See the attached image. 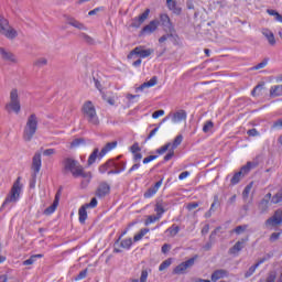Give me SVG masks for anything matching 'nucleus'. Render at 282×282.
I'll list each match as a JSON object with an SVG mask.
<instances>
[{"label":"nucleus","mask_w":282,"mask_h":282,"mask_svg":"<svg viewBox=\"0 0 282 282\" xmlns=\"http://www.w3.org/2000/svg\"><path fill=\"white\" fill-rule=\"evenodd\" d=\"M149 14H151V9H147L141 15L134 18L132 21V28H140V25L149 19Z\"/></svg>","instance_id":"2eb2a0df"},{"label":"nucleus","mask_w":282,"mask_h":282,"mask_svg":"<svg viewBox=\"0 0 282 282\" xmlns=\"http://www.w3.org/2000/svg\"><path fill=\"white\" fill-rule=\"evenodd\" d=\"M36 259H43V254H33L29 259L22 262V265H33L36 262Z\"/></svg>","instance_id":"cd10ccee"},{"label":"nucleus","mask_w":282,"mask_h":282,"mask_svg":"<svg viewBox=\"0 0 282 282\" xmlns=\"http://www.w3.org/2000/svg\"><path fill=\"white\" fill-rule=\"evenodd\" d=\"M98 148L93 151V153L88 158V166H91V164L96 162V160L98 159Z\"/></svg>","instance_id":"72a5a7b5"},{"label":"nucleus","mask_w":282,"mask_h":282,"mask_svg":"<svg viewBox=\"0 0 282 282\" xmlns=\"http://www.w3.org/2000/svg\"><path fill=\"white\" fill-rule=\"evenodd\" d=\"M160 131V127L154 128L145 138V142H149V140H151V138L155 137V133H158Z\"/></svg>","instance_id":"5fc2aeb1"},{"label":"nucleus","mask_w":282,"mask_h":282,"mask_svg":"<svg viewBox=\"0 0 282 282\" xmlns=\"http://www.w3.org/2000/svg\"><path fill=\"white\" fill-rule=\"evenodd\" d=\"M171 263H173V259L171 258L166 259L160 264L159 271L164 272V270H166L167 268H171Z\"/></svg>","instance_id":"7c9ffc66"},{"label":"nucleus","mask_w":282,"mask_h":282,"mask_svg":"<svg viewBox=\"0 0 282 282\" xmlns=\"http://www.w3.org/2000/svg\"><path fill=\"white\" fill-rule=\"evenodd\" d=\"M19 197H21V177H18L13 183L10 193L2 204V208H6L9 204H17L19 202Z\"/></svg>","instance_id":"20e7f679"},{"label":"nucleus","mask_w":282,"mask_h":282,"mask_svg":"<svg viewBox=\"0 0 282 282\" xmlns=\"http://www.w3.org/2000/svg\"><path fill=\"white\" fill-rule=\"evenodd\" d=\"M56 208H58V195L55 196L53 204L44 210V215H53L56 213Z\"/></svg>","instance_id":"bb28decb"},{"label":"nucleus","mask_w":282,"mask_h":282,"mask_svg":"<svg viewBox=\"0 0 282 282\" xmlns=\"http://www.w3.org/2000/svg\"><path fill=\"white\" fill-rule=\"evenodd\" d=\"M227 274H228V271L224 269L216 270L212 274V281L217 282L219 281V279H224V276H226Z\"/></svg>","instance_id":"393cba45"},{"label":"nucleus","mask_w":282,"mask_h":282,"mask_svg":"<svg viewBox=\"0 0 282 282\" xmlns=\"http://www.w3.org/2000/svg\"><path fill=\"white\" fill-rule=\"evenodd\" d=\"M166 151H171V142H167V143L164 144L163 147L159 148V149L156 150V153H158L159 155H164V153H165Z\"/></svg>","instance_id":"ea45409f"},{"label":"nucleus","mask_w":282,"mask_h":282,"mask_svg":"<svg viewBox=\"0 0 282 282\" xmlns=\"http://www.w3.org/2000/svg\"><path fill=\"white\" fill-rule=\"evenodd\" d=\"M247 135H249L250 138H257V135H260V133L256 128H252L247 131Z\"/></svg>","instance_id":"864d4df0"},{"label":"nucleus","mask_w":282,"mask_h":282,"mask_svg":"<svg viewBox=\"0 0 282 282\" xmlns=\"http://www.w3.org/2000/svg\"><path fill=\"white\" fill-rule=\"evenodd\" d=\"M183 140H184V137L182 134H178L175 137V139L173 140V142L170 145L171 148H170L169 153L164 156L165 162L173 160V158L175 156V149H177V147H180V144H182Z\"/></svg>","instance_id":"9b49d317"},{"label":"nucleus","mask_w":282,"mask_h":282,"mask_svg":"<svg viewBox=\"0 0 282 282\" xmlns=\"http://www.w3.org/2000/svg\"><path fill=\"white\" fill-rule=\"evenodd\" d=\"M272 129H282V118L273 123Z\"/></svg>","instance_id":"774afa93"},{"label":"nucleus","mask_w":282,"mask_h":282,"mask_svg":"<svg viewBox=\"0 0 282 282\" xmlns=\"http://www.w3.org/2000/svg\"><path fill=\"white\" fill-rule=\"evenodd\" d=\"M34 67H45L47 65V58L45 57H39L33 63Z\"/></svg>","instance_id":"e433bc0d"},{"label":"nucleus","mask_w":282,"mask_h":282,"mask_svg":"<svg viewBox=\"0 0 282 282\" xmlns=\"http://www.w3.org/2000/svg\"><path fill=\"white\" fill-rule=\"evenodd\" d=\"M263 91V84H258L251 91V96H259Z\"/></svg>","instance_id":"49530a36"},{"label":"nucleus","mask_w":282,"mask_h":282,"mask_svg":"<svg viewBox=\"0 0 282 282\" xmlns=\"http://www.w3.org/2000/svg\"><path fill=\"white\" fill-rule=\"evenodd\" d=\"M0 34L6 36V39H9V41H14V39L19 36V32H17L14 28L10 26V22L8 19L3 18V15H0Z\"/></svg>","instance_id":"423d86ee"},{"label":"nucleus","mask_w":282,"mask_h":282,"mask_svg":"<svg viewBox=\"0 0 282 282\" xmlns=\"http://www.w3.org/2000/svg\"><path fill=\"white\" fill-rule=\"evenodd\" d=\"M107 164H108V169H110V170L118 169V161L116 159L108 160Z\"/></svg>","instance_id":"de8ad7c7"},{"label":"nucleus","mask_w":282,"mask_h":282,"mask_svg":"<svg viewBox=\"0 0 282 282\" xmlns=\"http://www.w3.org/2000/svg\"><path fill=\"white\" fill-rule=\"evenodd\" d=\"M166 232L170 234L171 237H175L180 232V226L177 225H172L166 229Z\"/></svg>","instance_id":"2f4dec72"},{"label":"nucleus","mask_w":282,"mask_h":282,"mask_svg":"<svg viewBox=\"0 0 282 282\" xmlns=\"http://www.w3.org/2000/svg\"><path fill=\"white\" fill-rule=\"evenodd\" d=\"M281 237V232H273L271 234L269 241H271V243H274V241H279Z\"/></svg>","instance_id":"3c124183"},{"label":"nucleus","mask_w":282,"mask_h":282,"mask_svg":"<svg viewBox=\"0 0 282 282\" xmlns=\"http://www.w3.org/2000/svg\"><path fill=\"white\" fill-rule=\"evenodd\" d=\"M131 246H133V240L131 238L123 239L120 243V247L124 248L126 250H130Z\"/></svg>","instance_id":"4c0bfd02"},{"label":"nucleus","mask_w":282,"mask_h":282,"mask_svg":"<svg viewBox=\"0 0 282 282\" xmlns=\"http://www.w3.org/2000/svg\"><path fill=\"white\" fill-rule=\"evenodd\" d=\"M87 208H96L98 206V199L96 197L91 198L90 203L85 204Z\"/></svg>","instance_id":"603ef678"},{"label":"nucleus","mask_w":282,"mask_h":282,"mask_svg":"<svg viewBox=\"0 0 282 282\" xmlns=\"http://www.w3.org/2000/svg\"><path fill=\"white\" fill-rule=\"evenodd\" d=\"M147 87H155L158 85V77L153 76L149 82H145Z\"/></svg>","instance_id":"8fccbe9b"},{"label":"nucleus","mask_w":282,"mask_h":282,"mask_svg":"<svg viewBox=\"0 0 282 282\" xmlns=\"http://www.w3.org/2000/svg\"><path fill=\"white\" fill-rule=\"evenodd\" d=\"M84 118L87 119V122L89 124H93L94 127H98L100 124V119H98V115L96 113V107L91 101H86L82 108Z\"/></svg>","instance_id":"7ed1b4c3"},{"label":"nucleus","mask_w":282,"mask_h":282,"mask_svg":"<svg viewBox=\"0 0 282 282\" xmlns=\"http://www.w3.org/2000/svg\"><path fill=\"white\" fill-rule=\"evenodd\" d=\"M272 257H273L272 253H267V254H264L262 258H260V259L257 261L256 265H258V268H259V265H262V263H265V261H270V259H271Z\"/></svg>","instance_id":"79ce46f5"},{"label":"nucleus","mask_w":282,"mask_h":282,"mask_svg":"<svg viewBox=\"0 0 282 282\" xmlns=\"http://www.w3.org/2000/svg\"><path fill=\"white\" fill-rule=\"evenodd\" d=\"M166 206H169V204L164 202V199L162 198L156 199L154 210L156 212V215L159 217H162V215L166 213Z\"/></svg>","instance_id":"dca6fc26"},{"label":"nucleus","mask_w":282,"mask_h":282,"mask_svg":"<svg viewBox=\"0 0 282 282\" xmlns=\"http://www.w3.org/2000/svg\"><path fill=\"white\" fill-rule=\"evenodd\" d=\"M276 281V272L272 271L267 276L265 282H275Z\"/></svg>","instance_id":"6e6d98bb"},{"label":"nucleus","mask_w":282,"mask_h":282,"mask_svg":"<svg viewBox=\"0 0 282 282\" xmlns=\"http://www.w3.org/2000/svg\"><path fill=\"white\" fill-rule=\"evenodd\" d=\"M219 205V196H217V195H215L214 196V202H213V204L210 205V208H209V210L212 212V213H215V210H216V206H218Z\"/></svg>","instance_id":"09e8293b"},{"label":"nucleus","mask_w":282,"mask_h":282,"mask_svg":"<svg viewBox=\"0 0 282 282\" xmlns=\"http://www.w3.org/2000/svg\"><path fill=\"white\" fill-rule=\"evenodd\" d=\"M282 224V210H275L274 215L265 220V226L274 228L275 226H281Z\"/></svg>","instance_id":"ddd939ff"},{"label":"nucleus","mask_w":282,"mask_h":282,"mask_svg":"<svg viewBox=\"0 0 282 282\" xmlns=\"http://www.w3.org/2000/svg\"><path fill=\"white\" fill-rule=\"evenodd\" d=\"M254 186V182H250L242 192L243 199H248V196L250 195V191H252V187Z\"/></svg>","instance_id":"c9c22d12"},{"label":"nucleus","mask_w":282,"mask_h":282,"mask_svg":"<svg viewBox=\"0 0 282 282\" xmlns=\"http://www.w3.org/2000/svg\"><path fill=\"white\" fill-rule=\"evenodd\" d=\"M109 193H111V186H109V184H107L105 182L100 183L96 191L97 197H107V195H109Z\"/></svg>","instance_id":"f3484780"},{"label":"nucleus","mask_w":282,"mask_h":282,"mask_svg":"<svg viewBox=\"0 0 282 282\" xmlns=\"http://www.w3.org/2000/svg\"><path fill=\"white\" fill-rule=\"evenodd\" d=\"M158 25H160V21L158 20H152L149 24H147L141 33L142 34H153L158 30Z\"/></svg>","instance_id":"aec40b11"},{"label":"nucleus","mask_w":282,"mask_h":282,"mask_svg":"<svg viewBox=\"0 0 282 282\" xmlns=\"http://www.w3.org/2000/svg\"><path fill=\"white\" fill-rule=\"evenodd\" d=\"M62 172L70 173L73 177H84L85 180H90L91 172H85V167L80 165V162L76 161L74 158H65L62 161Z\"/></svg>","instance_id":"f257e3e1"},{"label":"nucleus","mask_w":282,"mask_h":282,"mask_svg":"<svg viewBox=\"0 0 282 282\" xmlns=\"http://www.w3.org/2000/svg\"><path fill=\"white\" fill-rule=\"evenodd\" d=\"M79 39L84 41V43H87L88 45H94V40L91 36H89L87 33H79Z\"/></svg>","instance_id":"473e14b6"},{"label":"nucleus","mask_w":282,"mask_h":282,"mask_svg":"<svg viewBox=\"0 0 282 282\" xmlns=\"http://www.w3.org/2000/svg\"><path fill=\"white\" fill-rule=\"evenodd\" d=\"M162 182L163 180L161 178L159 182L154 184V186L148 188V191L143 194V197L145 199H151V197H153V195H155L158 191H160V187L162 186Z\"/></svg>","instance_id":"a211bd4d"},{"label":"nucleus","mask_w":282,"mask_h":282,"mask_svg":"<svg viewBox=\"0 0 282 282\" xmlns=\"http://www.w3.org/2000/svg\"><path fill=\"white\" fill-rule=\"evenodd\" d=\"M107 171H109V165L106 162L105 164L99 166V173L104 174V173H107Z\"/></svg>","instance_id":"0e129e2a"},{"label":"nucleus","mask_w":282,"mask_h":282,"mask_svg":"<svg viewBox=\"0 0 282 282\" xmlns=\"http://www.w3.org/2000/svg\"><path fill=\"white\" fill-rule=\"evenodd\" d=\"M86 278H87V269L80 271L78 275L75 278V281H82V279H86Z\"/></svg>","instance_id":"13d9d810"},{"label":"nucleus","mask_w":282,"mask_h":282,"mask_svg":"<svg viewBox=\"0 0 282 282\" xmlns=\"http://www.w3.org/2000/svg\"><path fill=\"white\" fill-rule=\"evenodd\" d=\"M213 127H215V123H213L212 120L206 121L203 126V132L208 133V131H210V129H213Z\"/></svg>","instance_id":"a18cd8bd"},{"label":"nucleus","mask_w":282,"mask_h":282,"mask_svg":"<svg viewBox=\"0 0 282 282\" xmlns=\"http://www.w3.org/2000/svg\"><path fill=\"white\" fill-rule=\"evenodd\" d=\"M195 259H197V256L176 265L173 270V274H184L188 268H193V265H195Z\"/></svg>","instance_id":"f8f14e48"},{"label":"nucleus","mask_w":282,"mask_h":282,"mask_svg":"<svg viewBox=\"0 0 282 282\" xmlns=\"http://www.w3.org/2000/svg\"><path fill=\"white\" fill-rule=\"evenodd\" d=\"M118 147V141L108 142L100 151L99 158H105L109 151H113Z\"/></svg>","instance_id":"5701e85b"},{"label":"nucleus","mask_w":282,"mask_h":282,"mask_svg":"<svg viewBox=\"0 0 282 282\" xmlns=\"http://www.w3.org/2000/svg\"><path fill=\"white\" fill-rule=\"evenodd\" d=\"M245 230H248V225L237 226L235 229H232L231 232H235L236 235H242Z\"/></svg>","instance_id":"c03bdc74"},{"label":"nucleus","mask_w":282,"mask_h":282,"mask_svg":"<svg viewBox=\"0 0 282 282\" xmlns=\"http://www.w3.org/2000/svg\"><path fill=\"white\" fill-rule=\"evenodd\" d=\"M263 36L267 37L269 45H276V40L274 39V33L269 29H262Z\"/></svg>","instance_id":"b1692460"},{"label":"nucleus","mask_w":282,"mask_h":282,"mask_svg":"<svg viewBox=\"0 0 282 282\" xmlns=\"http://www.w3.org/2000/svg\"><path fill=\"white\" fill-rule=\"evenodd\" d=\"M268 204H270V202L263 198L259 205L260 210H268Z\"/></svg>","instance_id":"4d7b16f0"},{"label":"nucleus","mask_w":282,"mask_h":282,"mask_svg":"<svg viewBox=\"0 0 282 282\" xmlns=\"http://www.w3.org/2000/svg\"><path fill=\"white\" fill-rule=\"evenodd\" d=\"M267 65H268V59H264L261 63H259L258 65H256L253 67V69H263V67H265Z\"/></svg>","instance_id":"e2e57ef3"},{"label":"nucleus","mask_w":282,"mask_h":282,"mask_svg":"<svg viewBox=\"0 0 282 282\" xmlns=\"http://www.w3.org/2000/svg\"><path fill=\"white\" fill-rule=\"evenodd\" d=\"M147 279H149V272L147 270H143L141 272L140 282H147Z\"/></svg>","instance_id":"680f3d73"},{"label":"nucleus","mask_w":282,"mask_h":282,"mask_svg":"<svg viewBox=\"0 0 282 282\" xmlns=\"http://www.w3.org/2000/svg\"><path fill=\"white\" fill-rule=\"evenodd\" d=\"M127 169V163H121V169L117 170H110L108 171V175H119V173H122Z\"/></svg>","instance_id":"37998d69"},{"label":"nucleus","mask_w":282,"mask_h":282,"mask_svg":"<svg viewBox=\"0 0 282 282\" xmlns=\"http://www.w3.org/2000/svg\"><path fill=\"white\" fill-rule=\"evenodd\" d=\"M0 56L2 61H6L7 63H19L17 56L13 55V53L9 50H6L4 47H0Z\"/></svg>","instance_id":"4468645a"},{"label":"nucleus","mask_w":282,"mask_h":282,"mask_svg":"<svg viewBox=\"0 0 282 282\" xmlns=\"http://www.w3.org/2000/svg\"><path fill=\"white\" fill-rule=\"evenodd\" d=\"M257 166V164L252 163V162H247L246 165H243L239 172H236L234 174V176L230 180V184L231 186H237V184H239L241 182V180H243L245 175H248V173H250V171H252V167Z\"/></svg>","instance_id":"0eeeda50"},{"label":"nucleus","mask_w":282,"mask_h":282,"mask_svg":"<svg viewBox=\"0 0 282 282\" xmlns=\"http://www.w3.org/2000/svg\"><path fill=\"white\" fill-rule=\"evenodd\" d=\"M171 116V120L174 124H178V122H182L183 120H186L187 113L186 110H178Z\"/></svg>","instance_id":"6ab92c4d"},{"label":"nucleus","mask_w":282,"mask_h":282,"mask_svg":"<svg viewBox=\"0 0 282 282\" xmlns=\"http://www.w3.org/2000/svg\"><path fill=\"white\" fill-rule=\"evenodd\" d=\"M155 52V50L153 48H144V46L140 45L134 47L129 54H128V58L131 59L134 56H139L140 58H149V56H151V54H153Z\"/></svg>","instance_id":"1a4fd4ad"},{"label":"nucleus","mask_w":282,"mask_h":282,"mask_svg":"<svg viewBox=\"0 0 282 282\" xmlns=\"http://www.w3.org/2000/svg\"><path fill=\"white\" fill-rule=\"evenodd\" d=\"M272 204H281L282 202V188L271 199Z\"/></svg>","instance_id":"a19ab883"},{"label":"nucleus","mask_w":282,"mask_h":282,"mask_svg":"<svg viewBox=\"0 0 282 282\" xmlns=\"http://www.w3.org/2000/svg\"><path fill=\"white\" fill-rule=\"evenodd\" d=\"M159 25L163 28L164 32H169V34H173V32H175V26L166 13L160 14Z\"/></svg>","instance_id":"9d476101"},{"label":"nucleus","mask_w":282,"mask_h":282,"mask_svg":"<svg viewBox=\"0 0 282 282\" xmlns=\"http://www.w3.org/2000/svg\"><path fill=\"white\" fill-rule=\"evenodd\" d=\"M153 160H158V155H150L143 159V164H149V162H153Z\"/></svg>","instance_id":"69168bd1"},{"label":"nucleus","mask_w":282,"mask_h":282,"mask_svg":"<svg viewBox=\"0 0 282 282\" xmlns=\"http://www.w3.org/2000/svg\"><path fill=\"white\" fill-rule=\"evenodd\" d=\"M160 116H164V110H156L152 113V118L154 120H158V118H160Z\"/></svg>","instance_id":"052dcab7"},{"label":"nucleus","mask_w":282,"mask_h":282,"mask_svg":"<svg viewBox=\"0 0 282 282\" xmlns=\"http://www.w3.org/2000/svg\"><path fill=\"white\" fill-rule=\"evenodd\" d=\"M246 241H248V238H242L241 240L237 241L235 246L229 249V254H237V252H241L242 249L246 248Z\"/></svg>","instance_id":"412c9836"},{"label":"nucleus","mask_w":282,"mask_h":282,"mask_svg":"<svg viewBox=\"0 0 282 282\" xmlns=\"http://www.w3.org/2000/svg\"><path fill=\"white\" fill-rule=\"evenodd\" d=\"M6 111L8 113H21V99H19V90L17 88L10 91V101L6 105Z\"/></svg>","instance_id":"39448f33"},{"label":"nucleus","mask_w":282,"mask_h":282,"mask_svg":"<svg viewBox=\"0 0 282 282\" xmlns=\"http://www.w3.org/2000/svg\"><path fill=\"white\" fill-rule=\"evenodd\" d=\"M42 164H43V162L41 160V152H36L33 155L32 165H31V169L33 171V173H32V181L30 183L31 188H34V186L36 184V175H39V173L41 172Z\"/></svg>","instance_id":"6e6552de"},{"label":"nucleus","mask_w":282,"mask_h":282,"mask_svg":"<svg viewBox=\"0 0 282 282\" xmlns=\"http://www.w3.org/2000/svg\"><path fill=\"white\" fill-rule=\"evenodd\" d=\"M78 215H79V224H85V221H87V207L85 205H83L79 208Z\"/></svg>","instance_id":"c85d7f7f"},{"label":"nucleus","mask_w":282,"mask_h":282,"mask_svg":"<svg viewBox=\"0 0 282 282\" xmlns=\"http://www.w3.org/2000/svg\"><path fill=\"white\" fill-rule=\"evenodd\" d=\"M166 6H167L169 10H173V8L177 7V1L166 0Z\"/></svg>","instance_id":"bf43d9fd"},{"label":"nucleus","mask_w":282,"mask_h":282,"mask_svg":"<svg viewBox=\"0 0 282 282\" xmlns=\"http://www.w3.org/2000/svg\"><path fill=\"white\" fill-rule=\"evenodd\" d=\"M199 206V203L193 202L187 205V210H195Z\"/></svg>","instance_id":"338daca9"},{"label":"nucleus","mask_w":282,"mask_h":282,"mask_svg":"<svg viewBox=\"0 0 282 282\" xmlns=\"http://www.w3.org/2000/svg\"><path fill=\"white\" fill-rule=\"evenodd\" d=\"M282 96V85H274L270 88V97L279 98Z\"/></svg>","instance_id":"a878e982"},{"label":"nucleus","mask_w":282,"mask_h":282,"mask_svg":"<svg viewBox=\"0 0 282 282\" xmlns=\"http://www.w3.org/2000/svg\"><path fill=\"white\" fill-rule=\"evenodd\" d=\"M257 268H259V264L251 265L246 272H245V279H250L254 272H257Z\"/></svg>","instance_id":"f704fd0d"},{"label":"nucleus","mask_w":282,"mask_h":282,"mask_svg":"<svg viewBox=\"0 0 282 282\" xmlns=\"http://www.w3.org/2000/svg\"><path fill=\"white\" fill-rule=\"evenodd\" d=\"M39 129V118L32 113L28 117L26 124L23 130V140L25 142H32V138L36 134Z\"/></svg>","instance_id":"f03ea898"},{"label":"nucleus","mask_w":282,"mask_h":282,"mask_svg":"<svg viewBox=\"0 0 282 282\" xmlns=\"http://www.w3.org/2000/svg\"><path fill=\"white\" fill-rule=\"evenodd\" d=\"M160 219H162V216L156 215H150L148 216L147 220H145V226H149L151 224H155V221H160Z\"/></svg>","instance_id":"c756f323"},{"label":"nucleus","mask_w":282,"mask_h":282,"mask_svg":"<svg viewBox=\"0 0 282 282\" xmlns=\"http://www.w3.org/2000/svg\"><path fill=\"white\" fill-rule=\"evenodd\" d=\"M65 20H66V23H68V25H72L77 30H87V26H85V24L80 23L79 21H77L76 19L69 15H65Z\"/></svg>","instance_id":"4be33fe9"},{"label":"nucleus","mask_w":282,"mask_h":282,"mask_svg":"<svg viewBox=\"0 0 282 282\" xmlns=\"http://www.w3.org/2000/svg\"><path fill=\"white\" fill-rule=\"evenodd\" d=\"M149 232V228H143L139 231V234L134 235L133 237V241H140L144 235H147Z\"/></svg>","instance_id":"58836bf2"}]
</instances>
